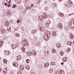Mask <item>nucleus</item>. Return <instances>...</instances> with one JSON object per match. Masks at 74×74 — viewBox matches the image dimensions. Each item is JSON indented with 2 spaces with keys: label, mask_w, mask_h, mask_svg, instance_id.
<instances>
[{
  "label": "nucleus",
  "mask_w": 74,
  "mask_h": 74,
  "mask_svg": "<svg viewBox=\"0 0 74 74\" xmlns=\"http://www.w3.org/2000/svg\"><path fill=\"white\" fill-rule=\"evenodd\" d=\"M27 54L28 55V56H31L32 55H33L34 56H36L37 53H36V50H33L30 52L29 51L27 52Z\"/></svg>",
  "instance_id": "nucleus-1"
},
{
  "label": "nucleus",
  "mask_w": 74,
  "mask_h": 74,
  "mask_svg": "<svg viewBox=\"0 0 74 74\" xmlns=\"http://www.w3.org/2000/svg\"><path fill=\"white\" fill-rule=\"evenodd\" d=\"M51 34L53 37H55L56 36V32L55 31H52L51 32Z\"/></svg>",
  "instance_id": "nucleus-2"
},
{
  "label": "nucleus",
  "mask_w": 74,
  "mask_h": 74,
  "mask_svg": "<svg viewBox=\"0 0 74 74\" xmlns=\"http://www.w3.org/2000/svg\"><path fill=\"white\" fill-rule=\"evenodd\" d=\"M39 29L41 32H44L45 31V28L39 26Z\"/></svg>",
  "instance_id": "nucleus-3"
},
{
  "label": "nucleus",
  "mask_w": 74,
  "mask_h": 74,
  "mask_svg": "<svg viewBox=\"0 0 74 74\" xmlns=\"http://www.w3.org/2000/svg\"><path fill=\"white\" fill-rule=\"evenodd\" d=\"M1 33L3 34H5V33L6 32V31H5V29L4 28L1 29Z\"/></svg>",
  "instance_id": "nucleus-4"
},
{
  "label": "nucleus",
  "mask_w": 74,
  "mask_h": 74,
  "mask_svg": "<svg viewBox=\"0 0 74 74\" xmlns=\"http://www.w3.org/2000/svg\"><path fill=\"white\" fill-rule=\"evenodd\" d=\"M13 66H14L15 67H18V64L17 62H14L13 63Z\"/></svg>",
  "instance_id": "nucleus-5"
},
{
  "label": "nucleus",
  "mask_w": 74,
  "mask_h": 74,
  "mask_svg": "<svg viewBox=\"0 0 74 74\" xmlns=\"http://www.w3.org/2000/svg\"><path fill=\"white\" fill-rule=\"evenodd\" d=\"M42 16L44 19H46V18H48V15L45 13L44 14L42 15Z\"/></svg>",
  "instance_id": "nucleus-6"
},
{
  "label": "nucleus",
  "mask_w": 74,
  "mask_h": 74,
  "mask_svg": "<svg viewBox=\"0 0 74 74\" xmlns=\"http://www.w3.org/2000/svg\"><path fill=\"white\" fill-rule=\"evenodd\" d=\"M38 19L39 21H42L43 20V17L42 16H39L38 17Z\"/></svg>",
  "instance_id": "nucleus-7"
},
{
  "label": "nucleus",
  "mask_w": 74,
  "mask_h": 74,
  "mask_svg": "<svg viewBox=\"0 0 74 74\" xmlns=\"http://www.w3.org/2000/svg\"><path fill=\"white\" fill-rule=\"evenodd\" d=\"M49 38V37L47 36L46 35H44V39L45 40H46L47 41V40H48V39Z\"/></svg>",
  "instance_id": "nucleus-8"
},
{
  "label": "nucleus",
  "mask_w": 74,
  "mask_h": 74,
  "mask_svg": "<svg viewBox=\"0 0 74 74\" xmlns=\"http://www.w3.org/2000/svg\"><path fill=\"white\" fill-rule=\"evenodd\" d=\"M69 27H70L71 28L74 27V21H73V23H72L70 24L69 25Z\"/></svg>",
  "instance_id": "nucleus-9"
},
{
  "label": "nucleus",
  "mask_w": 74,
  "mask_h": 74,
  "mask_svg": "<svg viewBox=\"0 0 74 74\" xmlns=\"http://www.w3.org/2000/svg\"><path fill=\"white\" fill-rule=\"evenodd\" d=\"M12 49H15V48H16L17 47V46H16V45L14 44L12 45Z\"/></svg>",
  "instance_id": "nucleus-10"
},
{
  "label": "nucleus",
  "mask_w": 74,
  "mask_h": 74,
  "mask_svg": "<svg viewBox=\"0 0 74 74\" xmlns=\"http://www.w3.org/2000/svg\"><path fill=\"white\" fill-rule=\"evenodd\" d=\"M56 47L58 48H60L61 47H62V45L60 44L59 43H57L56 45Z\"/></svg>",
  "instance_id": "nucleus-11"
},
{
  "label": "nucleus",
  "mask_w": 74,
  "mask_h": 74,
  "mask_svg": "<svg viewBox=\"0 0 74 74\" xmlns=\"http://www.w3.org/2000/svg\"><path fill=\"white\" fill-rule=\"evenodd\" d=\"M38 31V29H35L32 30V34H36V33Z\"/></svg>",
  "instance_id": "nucleus-12"
},
{
  "label": "nucleus",
  "mask_w": 74,
  "mask_h": 74,
  "mask_svg": "<svg viewBox=\"0 0 74 74\" xmlns=\"http://www.w3.org/2000/svg\"><path fill=\"white\" fill-rule=\"evenodd\" d=\"M21 56L20 55H19L17 57V60H21Z\"/></svg>",
  "instance_id": "nucleus-13"
},
{
  "label": "nucleus",
  "mask_w": 74,
  "mask_h": 74,
  "mask_svg": "<svg viewBox=\"0 0 74 74\" xmlns=\"http://www.w3.org/2000/svg\"><path fill=\"white\" fill-rule=\"evenodd\" d=\"M45 67L47 68V67H48V66H49V63H48L47 62L45 64Z\"/></svg>",
  "instance_id": "nucleus-14"
},
{
  "label": "nucleus",
  "mask_w": 74,
  "mask_h": 74,
  "mask_svg": "<svg viewBox=\"0 0 74 74\" xmlns=\"http://www.w3.org/2000/svg\"><path fill=\"white\" fill-rule=\"evenodd\" d=\"M24 69V66L23 65H22L21 66L20 68V70L21 71H22V70H23Z\"/></svg>",
  "instance_id": "nucleus-15"
},
{
  "label": "nucleus",
  "mask_w": 74,
  "mask_h": 74,
  "mask_svg": "<svg viewBox=\"0 0 74 74\" xmlns=\"http://www.w3.org/2000/svg\"><path fill=\"white\" fill-rule=\"evenodd\" d=\"M45 35L47 36L48 37H49L50 36V35H51L50 34V33L49 32L48 33L47 32H45Z\"/></svg>",
  "instance_id": "nucleus-16"
},
{
  "label": "nucleus",
  "mask_w": 74,
  "mask_h": 74,
  "mask_svg": "<svg viewBox=\"0 0 74 74\" xmlns=\"http://www.w3.org/2000/svg\"><path fill=\"white\" fill-rule=\"evenodd\" d=\"M5 55H9L11 53H10V52L8 51H5Z\"/></svg>",
  "instance_id": "nucleus-17"
},
{
  "label": "nucleus",
  "mask_w": 74,
  "mask_h": 74,
  "mask_svg": "<svg viewBox=\"0 0 74 74\" xmlns=\"http://www.w3.org/2000/svg\"><path fill=\"white\" fill-rule=\"evenodd\" d=\"M62 25L60 24V25H58V29H61L62 28Z\"/></svg>",
  "instance_id": "nucleus-18"
},
{
  "label": "nucleus",
  "mask_w": 74,
  "mask_h": 74,
  "mask_svg": "<svg viewBox=\"0 0 74 74\" xmlns=\"http://www.w3.org/2000/svg\"><path fill=\"white\" fill-rule=\"evenodd\" d=\"M5 25L6 26H9V23L8 22V21H6L5 22Z\"/></svg>",
  "instance_id": "nucleus-19"
},
{
  "label": "nucleus",
  "mask_w": 74,
  "mask_h": 74,
  "mask_svg": "<svg viewBox=\"0 0 74 74\" xmlns=\"http://www.w3.org/2000/svg\"><path fill=\"white\" fill-rule=\"evenodd\" d=\"M59 15L60 16L63 17L64 16V14L61 13L59 12Z\"/></svg>",
  "instance_id": "nucleus-20"
},
{
  "label": "nucleus",
  "mask_w": 74,
  "mask_h": 74,
  "mask_svg": "<svg viewBox=\"0 0 74 74\" xmlns=\"http://www.w3.org/2000/svg\"><path fill=\"white\" fill-rule=\"evenodd\" d=\"M21 1H20V0H16V1H15L17 4H19L21 3Z\"/></svg>",
  "instance_id": "nucleus-21"
},
{
  "label": "nucleus",
  "mask_w": 74,
  "mask_h": 74,
  "mask_svg": "<svg viewBox=\"0 0 74 74\" xmlns=\"http://www.w3.org/2000/svg\"><path fill=\"white\" fill-rule=\"evenodd\" d=\"M3 41H0V47H2V45H3Z\"/></svg>",
  "instance_id": "nucleus-22"
},
{
  "label": "nucleus",
  "mask_w": 74,
  "mask_h": 74,
  "mask_svg": "<svg viewBox=\"0 0 74 74\" xmlns=\"http://www.w3.org/2000/svg\"><path fill=\"white\" fill-rule=\"evenodd\" d=\"M67 52H69V51H71V49L69 47L67 48L66 50Z\"/></svg>",
  "instance_id": "nucleus-23"
},
{
  "label": "nucleus",
  "mask_w": 74,
  "mask_h": 74,
  "mask_svg": "<svg viewBox=\"0 0 74 74\" xmlns=\"http://www.w3.org/2000/svg\"><path fill=\"white\" fill-rule=\"evenodd\" d=\"M25 69L27 70H29L30 69V66L28 65L26 66H25Z\"/></svg>",
  "instance_id": "nucleus-24"
},
{
  "label": "nucleus",
  "mask_w": 74,
  "mask_h": 74,
  "mask_svg": "<svg viewBox=\"0 0 74 74\" xmlns=\"http://www.w3.org/2000/svg\"><path fill=\"white\" fill-rule=\"evenodd\" d=\"M70 38H71V39H73V38H74V36H73V34H71L70 35Z\"/></svg>",
  "instance_id": "nucleus-25"
},
{
  "label": "nucleus",
  "mask_w": 74,
  "mask_h": 74,
  "mask_svg": "<svg viewBox=\"0 0 74 74\" xmlns=\"http://www.w3.org/2000/svg\"><path fill=\"white\" fill-rule=\"evenodd\" d=\"M71 2H70V1H68V3L70 4V5H73V3H72V2H71Z\"/></svg>",
  "instance_id": "nucleus-26"
},
{
  "label": "nucleus",
  "mask_w": 74,
  "mask_h": 74,
  "mask_svg": "<svg viewBox=\"0 0 74 74\" xmlns=\"http://www.w3.org/2000/svg\"><path fill=\"white\" fill-rule=\"evenodd\" d=\"M67 58L66 57H64L63 58L62 60L63 62H66L67 61Z\"/></svg>",
  "instance_id": "nucleus-27"
},
{
  "label": "nucleus",
  "mask_w": 74,
  "mask_h": 74,
  "mask_svg": "<svg viewBox=\"0 0 74 74\" xmlns=\"http://www.w3.org/2000/svg\"><path fill=\"white\" fill-rule=\"evenodd\" d=\"M23 42H24V44H25V43H26V44H27V45H28V42H27V40H23Z\"/></svg>",
  "instance_id": "nucleus-28"
},
{
  "label": "nucleus",
  "mask_w": 74,
  "mask_h": 74,
  "mask_svg": "<svg viewBox=\"0 0 74 74\" xmlns=\"http://www.w3.org/2000/svg\"><path fill=\"white\" fill-rule=\"evenodd\" d=\"M26 62L27 63H29V62H30V60L29 59H27L26 60Z\"/></svg>",
  "instance_id": "nucleus-29"
},
{
  "label": "nucleus",
  "mask_w": 74,
  "mask_h": 74,
  "mask_svg": "<svg viewBox=\"0 0 74 74\" xmlns=\"http://www.w3.org/2000/svg\"><path fill=\"white\" fill-rule=\"evenodd\" d=\"M60 74H65V72L63 70H61L60 71Z\"/></svg>",
  "instance_id": "nucleus-30"
},
{
  "label": "nucleus",
  "mask_w": 74,
  "mask_h": 74,
  "mask_svg": "<svg viewBox=\"0 0 74 74\" xmlns=\"http://www.w3.org/2000/svg\"><path fill=\"white\" fill-rule=\"evenodd\" d=\"M11 27H9V28H7V31H8V32H10V31H11Z\"/></svg>",
  "instance_id": "nucleus-31"
},
{
  "label": "nucleus",
  "mask_w": 74,
  "mask_h": 74,
  "mask_svg": "<svg viewBox=\"0 0 74 74\" xmlns=\"http://www.w3.org/2000/svg\"><path fill=\"white\" fill-rule=\"evenodd\" d=\"M52 72H53V69H51L49 70V73H52Z\"/></svg>",
  "instance_id": "nucleus-32"
},
{
  "label": "nucleus",
  "mask_w": 74,
  "mask_h": 74,
  "mask_svg": "<svg viewBox=\"0 0 74 74\" xmlns=\"http://www.w3.org/2000/svg\"><path fill=\"white\" fill-rule=\"evenodd\" d=\"M73 14H67L66 15V18H69V16H70L71 15H73Z\"/></svg>",
  "instance_id": "nucleus-33"
},
{
  "label": "nucleus",
  "mask_w": 74,
  "mask_h": 74,
  "mask_svg": "<svg viewBox=\"0 0 74 74\" xmlns=\"http://www.w3.org/2000/svg\"><path fill=\"white\" fill-rule=\"evenodd\" d=\"M3 62H4V63H5V64H6V63H7V60H6V59H5L3 60Z\"/></svg>",
  "instance_id": "nucleus-34"
},
{
  "label": "nucleus",
  "mask_w": 74,
  "mask_h": 74,
  "mask_svg": "<svg viewBox=\"0 0 74 74\" xmlns=\"http://www.w3.org/2000/svg\"><path fill=\"white\" fill-rule=\"evenodd\" d=\"M51 22L50 21H49L47 22V25H48L49 26V25H50V24H51Z\"/></svg>",
  "instance_id": "nucleus-35"
},
{
  "label": "nucleus",
  "mask_w": 74,
  "mask_h": 74,
  "mask_svg": "<svg viewBox=\"0 0 74 74\" xmlns=\"http://www.w3.org/2000/svg\"><path fill=\"white\" fill-rule=\"evenodd\" d=\"M51 64L53 66H55V62H52L51 63Z\"/></svg>",
  "instance_id": "nucleus-36"
},
{
  "label": "nucleus",
  "mask_w": 74,
  "mask_h": 74,
  "mask_svg": "<svg viewBox=\"0 0 74 74\" xmlns=\"http://www.w3.org/2000/svg\"><path fill=\"white\" fill-rule=\"evenodd\" d=\"M52 52L53 53H55L56 52V50L54 49H53Z\"/></svg>",
  "instance_id": "nucleus-37"
},
{
  "label": "nucleus",
  "mask_w": 74,
  "mask_h": 74,
  "mask_svg": "<svg viewBox=\"0 0 74 74\" xmlns=\"http://www.w3.org/2000/svg\"><path fill=\"white\" fill-rule=\"evenodd\" d=\"M4 71H5L6 73H7V68H5L3 70Z\"/></svg>",
  "instance_id": "nucleus-38"
},
{
  "label": "nucleus",
  "mask_w": 74,
  "mask_h": 74,
  "mask_svg": "<svg viewBox=\"0 0 74 74\" xmlns=\"http://www.w3.org/2000/svg\"><path fill=\"white\" fill-rule=\"evenodd\" d=\"M22 50L23 52H25V48L24 47H22Z\"/></svg>",
  "instance_id": "nucleus-39"
},
{
  "label": "nucleus",
  "mask_w": 74,
  "mask_h": 74,
  "mask_svg": "<svg viewBox=\"0 0 74 74\" xmlns=\"http://www.w3.org/2000/svg\"><path fill=\"white\" fill-rule=\"evenodd\" d=\"M68 5H68L67 4L66 5L65 7H64V9H65V10H66V9H67V7Z\"/></svg>",
  "instance_id": "nucleus-40"
},
{
  "label": "nucleus",
  "mask_w": 74,
  "mask_h": 74,
  "mask_svg": "<svg viewBox=\"0 0 74 74\" xmlns=\"http://www.w3.org/2000/svg\"><path fill=\"white\" fill-rule=\"evenodd\" d=\"M32 7H27V9L28 10H30Z\"/></svg>",
  "instance_id": "nucleus-41"
},
{
  "label": "nucleus",
  "mask_w": 74,
  "mask_h": 74,
  "mask_svg": "<svg viewBox=\"0 0 74 74\" xmlns=\"http://www.w3.org/2000/svg\"><path fill=\"white\" fill-rule=\"evenodd\" d=\"M60 53L61 56H63V54H64V53H63V51H61L60 52Z\"/></svg>",
  "instance_id": "nucleus-42"
},
{
  "label": "nucleus",
  "mask_w": 74,
  "mask_h": 74,
  "mask_svg": "<svg viewBox=\"0 0 74 74\" xmlns=\"http://www.w3.org/2000/svg\"><path fill=\"white\" fill-rule=\"evenodd\" d=\"M16 36L17 37H19V34H15Z\"/></svg>",
  "instance_id": "nucleus-43"
},
{
  "label": "nucleus",
  "mask_w": 74,
  "mask_h": 74,
  "mask_svg": "<svg viewBox=\"0 0 74 74\" xmlns=\"http://www.w3.org/2000/svg\"><path fill=\"white\" fill-rule=\"evenodd\" d=\"M17 74H22V73L21 71H18L17 72Z\"/></svg>",
  "instance_id": "nucleus-44"
},
{
  "label": "nucleus",
  "mask_w": 74,
  "mask_h": 74,
  "mask_svg": "<svg viewBox=\"0 0 74 74\" xmlns=\"http://www.w3.org/2000/svg\"><path fill=\"white\" fill-rule=\"evenodd\" d=\"M70 42H71L69 41L67 42V44H68V45H70Z\"/></svg>",
  "instance_id": "nucleus-45"
},
{
  "label": "nucleus",
  "mask_w": 74,
  "mask_h": 74,
  "mask_svg": "<svg viewBox=\"0 0 74 74\" xmlns=\"http://www.w3.org/2000/svg\"><path fill=\"white\" fill-rule=\"evenodd\" d=\"M33 39L34 40H36L37 39V37L36 36H34V37Z\"/></svg>",
  "instance_id": "nucleus-46"
},
{
  "label": "nucleus",
  "mask_w": 74,
  "mask_h": 74,
  "mask_svg": "<svg viewBox=\"0 0 74 74\" xmlns=\"http://www.w3.org/2000/svg\"><path fill=\"white\" fill-rule=\"evenodd\" d=\"M3 71L2 70V68H1L0 67V73H1Z\"/></svg>",
  "instance_id": "nucleus-47"
},
{
  "label": "nucleus",
  "mask_w": 74,
  "mask_h": 74,
  "mask_svg": "<svg viewBox=\"0 0 74 74\" xmlns=\"http://www.w3.org/2000/svg\"><path fill=\"white\" fill-rule=\"evenodd\" d=\"M14 8H16V7L17 6H16V5L14 4L13 5Z\"/></svg>",
  "instance_id": "nucleus-48"
},
{
  "label": "nucleus",
  "mask_w": 74,
  "mask_h": 74,
  "mask_svg": "<svg viewBox=\"0 0 74 74\" xmlns=\"http://www.w3.org/2000/svg\"><path fill=\"white\" fill-rule=\"evenodd\" d=\"M7 6L8 7H10V6H11V4H7Z\"/></svg>",
  "instance_id": "nucleus-49"
},
{
  "label": "nucleus",
  "mask_w": 74,
  "mask_h": 74,
  "mask_svg": "<svg viewBox=\"0 0 74 74\" xmlns=\"http://www.w3.org/2000/svg\"><path fill=\"white\" fill-rule=\"evenodd\" d=\"M3 73L4 74H7V73H6L5 72V71H4V70L3 71Z\"/></svg>",
  "instance_id": "nucleus-50"
},
{
  "label": "nucleus",
  "mask_w": 74,
  "mask_h": 74,
  "mask_svg": "<svg viewBox=\"0 0 74 74\" xmlns=\"http://www.w3.org/2000/svg\"><path fill=\"white\" fill-rule=\"evenodd\" d=\"M72 44H73V42H71L70 45V46H71V45H72Z\"/></svg>",
  "instance_id": "nucleus-51"
},
{
  "label": "nucleus",
  "mask_w": 74,
  "mask_h": 74,
  "mask_svg": "<svg viewBox=\"0 0 74 74\" xmlns=\"http://www.w3.org/2000/svg\"><path fill=\"white\" fill-rule=\"evenodd\" d=\"M17 23H19V20L18 19L17 20Z\"/></svg>",
  "instance_id": "nucleus-52"
},
{
  "label": "nucleus",
  "mask_w": 74,
  "mask_h": 74,
  "mask_svg": "<svg viewBox=\"0 0 74 74\" xmlns=\"http://www.w3.org/2000/svg\"><path fill=\"white\" fill-rule=\"evenodd\" d=\"M25 1V2H27L28 1H29V0H24Z\"/></svg>",
  "instance_id": "nucleus-53"
},
{
  "label": "nucleus",
  "mask_w": 74,
  "mask_h": 74,
  "mask_svg": "<svg viewBox=\"0 0 74 74\" xmlns=\"http://www.w3.org/2000/svg\"><path fill=\"white\" fill-rule=\"evenodd\" d=\"M72 73H73V74H74V69L72 71Z\"/></svg>",
  "instance_id": "nucleus-54"
},
{
  "label": "nucleus",
  "mask_w": 74,
  "mask_h": 74,
  "mask_svg": "<svg viewBox=\"0 0 74 74\" xmlns=\"http://www.w3.org/2000/svg\"><path fill=\"white\" fill-rule=\"evenodd\" d=\"M61 64L62 65H63V64H64V63H63V62H61Z\"/></svg>",
  "instance_id": "nucleus-55"
},
{
  "label": "nucleus",
  "mask_w": 74,
  "mask_h": 74,
  "mask_svg": "<svg viewBox=\"0 0 74 74\" xmlns=\"http://www.w3.org/2000/svg\"><path fill=\"white\" fill-rule=\"evenodd\" d=\"M11 2V0H10V1L8 2V3H10Z\"/></svg>",
  "instance_id": "nucleus-56"
},
{
  "label": "nucleus",
  "mask_w": 74,
  "mask_h": 74,
  "mask_svg": "<svg viewBox=\"0 0 74 74\" xmlns=\"http://www.w3.org/2000/svg\"><path fill=\"white\" fill-rule=\"evenodd\" d=\"M5 6H6L7 5V3H5Z\"/></svg>",
  "instance_id": "nucleus-57"
},
{
  "label": "nucleus",
  "mask_w": 74,
  "mask_h": 74,
  "mask_svg": "<svg viewBox=\"0 0 74 74\" xmlns=\"http://www.w3.org/2000/svg\"><path fill=\"white\" fill-rule=\"evenodd\" d=\"M33 6H34V4H31V7H33Z\"/></svg>",
  "instance_id": "nucleus-58"
},
{
  "label": "nucleus",
  "mask_w": 74,
  "mask_h": 74,
  "mask_svg": "<svg viewBox=\"0 0 74 74\" xmlns=\"http://www.w3.org/2000/svg\"><path fill=\"white\" fill-rule=\"evenodd\" d=\"M38 4H39V3H40V1H39V0L38 1Z\"/></svg>",
  "instance_id": "nucleus-59"
},
{
  "label": "nucleus",
  "mask_w": 74,
  "mask_h": 74,
  "mask_svg": "<svg viewBox=\"0 0 74 74\" xmlns=\"http://www.w3.org/2000/svg\"><path fill=\"white\" fill-rule=\"evenodd\" d=\"M59 2H61L62 1V0H59Z\"/></svg>",
  "instance_id": "nucleus-60"
},
{
  "label": "nucleus",
  "mask_w": 74,
  "mask_h": 74,
  "mask_svg": "<svg viewBox=\"0 0 74 74\" xmlns=\"http://www.w3.org/2000/svg\"><path fill=\"white\" fill-rule=\"evenodd\" d=\"M11 74H14V72H11Z\"/></svg>",
  "instance_id": "nucleus-61"
},
{
  "label": "nucleus",
  "mask_w": 74,
  "mask_h": 74,
  "mask_svg": "<svg viewBox=\"0 0 74 74\" xmlns=\"http://www.w3.org/2000/svg\"><path fill=\"white\" fill-rule=\"evenodd\" d=\"M47 3V1H46L45 2V3Z\"/></svg>",
  "instance_id": "nucleus-62"
},
{
  "label": "nucleus",
  "mask_w": 74,
  "mask_h": 74,
  "mask_svg": "<svg viewBox=\"0 0 74 74\" xmlns=\"http://www.w3.org/2000/svg\"><path fill=\"white\" fill-rule=\"evenodd\" d=\"M39 0L40 2V1H41L42 0Z\"/></svg>",
  "instance_id": "nucleus-63"
},
{
  "label": "nucleus",
  "mask_w": 74,
  "mask_h": 74,
  "mask_svg": "<svg viewBox=\"0 0 74 74\" xmlns=\"http://www.w3.org/2000/svg\"><path fill=\"white\" fill-rule=\"evenodd\" d=\"M73 43L74 44V40L73 42Z\"/></svg>",
  "instance_id": "nucleus-64"
}]
</instances>
